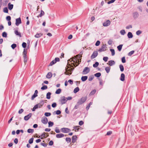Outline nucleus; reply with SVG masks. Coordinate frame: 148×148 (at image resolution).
<instances>
[{
	"label": "nucleus",
	"mask_w": 148,
	"mask_h": 148,
	"mask_svg": "<svg viewBox=\"0 0 148 148\" xmlns=\"http://www.w3.org/2000/svg\"><path fill=\"white\" fill-rule=\"evenodd\" d=\"M79 56H75L74 57L71 58V60H68V65L69 66H71L69 62L72 61L73 62H75V64L73 63V65L75 67L77 66L79 64V61L78 58H79Z\"/></svg>",
	"instance_id": "obj_1"
},
{
	"label": "nucleus",
	"mask_w": 148,
	"mask_h": 148,
	"mask_svg": "<svg viewBox=\"0 0 148 148\" xmlns=\"http://www.w3.org/2000/svg\"><path fill=\"white\" fill-rule=\"evenodd\" d=\"M87 96L83 97L79 99L78 101V103L82 105L87 100Z\"/></svg>",
	"instance_id": "obj_2"
},
{
	"label": "nucleus",
	"mask_w": 148,
	"mask_h": 148,
	"mask_svg": "<svg viewBox=\"0 0 148 148\" xmlns=\"http://www.w3.org/2000/svg\"><path fill=\"white\" fill-rule=\"evenodd\" d=\"M60 101L62 105L65 104L67 101L66 97L64 96L61 97L60 100Z\"/></svg>",
	"instance_id": "obj_3"
},
{
	"label": "nucleus",
	"mask_w": 148,
	"mask_h": 148,
	"mask_svg": "<svg viewBox=\"0 0 148 148\" xmlns=\"http://www.w3.org/2000/svg\"><path fill=\"white\" fill-rule=\"evenodd\" d=\"M60 61V59L58 58H55V59L53 60L50 63L49 66H51L53 65V64H55L57 62H59Z\"/></svg>",
	"instance_id": "obj_4"
},
{
	"label": "nucleus",
	"mask_w": 148,
	"mask_h": 148,
	"mask_svg": "<svg viewBox=\"0 0 148 148\" xmlns=\"http://www.w3.org/2000/svg\"><path fill=\"white\" fill-rule=\"evenodd\" d=\"M49 136V134L47 133H44L41 136H40L38 138L41 139H43L44 138Z\"/></svg>",
	"instance_id": "obj_5"
},
{
	"label": "nucleus",
	"mask_w": 148,
	"mask_h": 148,
	"mask_svg": "<svg viewBox=\"0 0 148 148\" xmlns=\"http://www.w3.org/2000/svg\"><path fill=\"white\" fill-rule=\"evenodd\" d=\"M61 131L63 133H67L69 132L70 130L68 128H63L61 129Z\"/></svg>",
	"instance_id": "obj_6"
},
{
	"label": "nucleus",
	"mask_w": 148,
	"mask_h": 148,
	"mask_svg": "<svg viewBox=\"0 0 148 148\" xmlns=\"http://www.w3.org/2000/svg\"><path fill=\"white\" fill-rule=\"evenodd\" d=\"M107 47L106 45L104 44L102 45L101 47L98 50V51L99 52L104 51L106 50Z\"/></svg>",
	"instance_id": "obj_7"
},
{
	"label": "nucleus",
	"mask_w": 148,
	"mask_h": 148,
	"mask_svg": "<svg viewBox=\"0 0 148 148\" xmlns=\"http://www.w3.org/2000/svg\"><path fill=\"white\" fill-rule=\"evenodd\" d=\"M46 101V100H42L38 104L36 105V106L37 107V108H40L44 104V102Z\"/></svg>",
	"instance_id": "obj_8"
},
{
	"label": "nucleus",
	"mask_w": 148,
	"mask_h": 148,
	"mask_svg": "<svg viewBox=\"0 0 148 148\" xmlns=\"http://www.w3.org/2000/svg\"><path fill=\"white\" fill-rule=\"evenodd\" d=\"M41 122L43 123L46 124L48 122L47 118L45 117H42L41 119Z\"/></svg>",
	"instance_id": "obj_9"
},
{
	"label": "nucleus",
	"mask_w": 148,
	"mask_h": 148,
	"mask_svg": "<svg viewBox=\"0 0 148 148\" xmlns=\"http://www.w3.org/2000/svg\"><path fill=\"white\" fill-rule=\"evenodd\" d=\"M21 23V18L20 17L16 18V25L18 26Z\"/></svg>",
	"instance_id": "obj_10"
},
{
	"label": "nucleus",
	"mask_w": 148,
	"mask_h": 148,
	"mask_svg": "<svg viewBox=\"0 0 148 148\" xmlns=\"http://www.w3.org/2000/svg\"><path fill=\"white\" fill-rule=\"evenodd\" d=\"M110 21L109 20H108L106 21L103 23V25L104 27L108 26L110 24Z\"/></svg>",
	"instance_id": "obj_11"
},
{
	"label": "nucleus",
	"mask_w": 148,
	"mask_h": 148,
	"mask_svg": "<svg viewBox=\"0 0 148 148\" xmlns=\"http://www.w3.org/2000/svg\"><path fill=\"white\" fill-rule=\"evenodd\" d=\"M98 55V53L97 51H95L93 52L91 56V58L93 59L96 58Z\"/></svg>",
	"instance_id": "obj_12"
},
{
	"label": "nucleus",
	"mask_w": 148,
	"mask_h": 148,
	"mask_svg": "<svg viewBox=\"0 0 148 148\" xmlns=\"http://www.w3.org/2000/svg\"><path fill=\"white\" fill-rule=\"evenodd\" d=\"M32 113H29L27 115L25 116L24 117V119L25 121L28 120L32 116Z\"/></svg>",
	"instance_id": "obj_13"
},
{
	"label": "nucleus",
	"mask_w": 148,
	"mask_h": 148,
	"mask_svg": "<svg viewBox=\"0 0 148 148\" xmlns=\"http://www.w3.org/2000/svg\"><path fill=\"white\" fill-rule=\"evenodd\" d=\"M89 71L90 70L89 68L86 67L84 69L83 72L84 74H86L88 73L89 72Z\"/></svg>",
	"instance_id": "obj_14"
},
{
	"label": "nucleus",
	"mask_w": 148,
	"mask_h": 148,
	"mask_svg": "<svg viewBox=\"0 0 148 148\" xmlns=\"http://www.w3.org/2000/svg\"><path fill=\"white\" fill-rule=\"evenodd\" d=\"M77 137L76 136H73L72 137V143H74L77 140Z\"/></svg>",
	"instance_id": "obj_15"
},
{
	"label": "nucleus",
	"mask_w": 148,
	"mask_h": 148,
	"mask_svg": "<svg viewBox=\"0 0 148 148\" xmlns=\"http://www.w3.org/2000/svg\"><path fill=\"white\" fill-rule=\"evenodd\" d=\"M14 33L17 36H18L20 37L21 36V33L20 32H18L17 30H15L14 31Z\"/></svg>",
	"instance_id": "obj_16"
},
{
	"label": "nucleus",
	"mask_w": 148,
	"mask_h": 148,
	"mask_svg": "<svg viewBox=\"0 0 148 148\" xmlns=\"http://www.w3.org/2000/svg\"><path fill=\"white\" fill-rule=\"evenodd\" d=\"M133 17L134 18H136L139 15V14L138 12H134L133 14Z\"/></svg>",
	"instance_id": "obj_17"
},
{
	"label": "nucleus",
	"mask_w": 148,
	"mask_h": 148,
	"mask_svg": "<svg viewBox=\"0 0 148 148\" xmlns=\"http://www.w3.org/2000/svg\"><path fill=\"white\" fill-rule=\"evenodd\" d=\"M66 71L69 72H72L74 69V68H70L69 66H67V67L66 68Z\"/></svg>",
	"instance_id": "obj_18"
},
{
	"label": "nucleus",
	"mask_w": 148,
	"mask_h": 148,
	"mask_svg": "<svg viewBox=\"0 0 148 148\" xmlns=\"http://www.w3.org/2000/svg\"><path fill=\"white\" fill-rule=\"evenodd\" d=\"M64 136V134H58L56 135V137L58 138H62Z\"/></svg>",
	"instance_id": "obj_19"
},
{
	"label": "nucleus",
	"mask_w": 148,
	"mask_h": 148,
	"mask_svg": "<svg viewBox=\"0 0 148 148\" xmlns=\"http://www.w3.org/2000/svg\"><path fill=\"white\" fill-rule=\"evenodd\" d=\"M52 76V74L51 72L48 73L46 76L47 78L49 79L51 78Z\"/></svg>",
	"instance_id": "obj_20"
},
{
	"label": "nucleus",
	"mask_w": 148,
	"mask_h": 148,
	"mask_svg": "<svg viewBox=\"0 0 148 148\" xmlns=\"http://www.w3.org/2000/svg\"><path fill=\"white\" fill-rule=\"evenodd\" d=\"M125 75L124 74L122 73L121 75L120 79L122 81L125 80Z\"/></svg>",
	"instance_id": "obj_21"
},
{
	"label": "nucleus",
	"mask_w": 148,
	"mask_h": 148,
	"mask_svg": "<svg viewBox=\"0 0 148 148\" xmlns=\"http://www.w3.org/2000/svg\"><path fill=\"white\" fill-rule=\"evenodd\" d=\"M8 8L9 10H11L13 8V4H11L10 3H9L8 5Z\"/></svg>",
	"instance_id": "obj_22"
},
{
	"label": "nucleus",
	"mask_w": 148,
	"mask_h": 148,
	"mask_svg": "<svg viewBox=\"0 0 148 148\" xmlns=\"http://www.w3.org/2000/svg\"><path fill=\"white\" fill-rule=\"evenodd\" d=\"M43 35V34L40 33H37L35 36V37L36 38H39L41 37Z\"/></svg>",
	"instance_id": "obj_23"
},
{
	"label": "nucleus",
	"mask_w": 148,
	"mask_h": 148,
	"mask_svg": "<svg viewBox=\"0 0 148 148\" xmlns=\"http://www.w3.org/2000/svg\"><path fill=\"white\" fill-rule=\"evenodd\" d=\"M44 14H45L44 12L42 10H41L40 13L38 16H37V17L38 18H39V17H41L43 16Z\"/></svg>",
	"instance_id": "obj_24"
},
{
	"label": "nucleus",
	"mask_w": 148,
	"mask_h": 148,
	"mask_svg": "<svg viewBox=\"0 0 148 148\" xmlns=\"http://www.w3.org/2000/svg\"><path fill=\"white\" fill-rule=\"evenodd\" d=\"M115 64V62L114 61L110 60L108 62V64L110 66H112Z\"/></svg>",
	"instance_id": "obj_25"
},
{
	"label": "nucleus",
	"mask_w": 148,
	"mask_h": 148,
	"mask_svg": "<svg viewBox=\"0 0 148 148\" xmlns=\"http://www.w3.org/2000/svg\"><path fill=\"white\" fill-rule=\"evenodd\" d=\"M87 78L88 77L87 76H82L81 78V80L82 81L84 82L86 81Z\"/></svg>",
	"instance_id": "obj_26"
},
{
	"label": "nucleus",
	"mask_w": 148,
	"mask_h": 148,
	"mask_svg": "<svg viewBox=\"0 0 148 148\" xmlns=\"http://www.w3.org/2000/svg\"><path fill=\"white\" fill-rule=\"evenodd\" d=\"M127 37L129 38H132L133 35L132 33L131 32H129L127 34Z\"/></svg>",
	"instance_id": "obj_27"
},
{
	"label": "nucleus",
	"mask_w": 148,
	"mask_h": 148,
	"mask_svg": "<svg viewBox=\"0 0 148 148\" xmlns=\"http://www.w3.org/2000/svg\"><path fill=\"white\" fill-rule=\"evenodd\" d=\"M80 127L79 126H76L74 127V129L75 132L78 131Z\"/></svg>",
	"instance_id": "obj_28"
},
{
	"label": "nucleus",
	"mask_w": 148,
	"mask_h": 148,
	"mask_svg": "<svg viewBox=\"0 0 148 148\" xmlns=\"http://www.w3.org/2000/svg\"><path fill=\"white\" fill-rule=\"evenodd\" d=\"M51 92H48L47 94V95H46V98L47 99H50V98H51V97H50V96H51Z\"/></svg>",
	"instance_id": "obj_29"
},
{
	"label": "nucleus",
	"mask_w": 148,
	"mask_h": 148,
	"mask_svg": "<svg viewBox=\"0 0 148 148\" xmlns=\"http://www.w3.org/2000/svg\"><path fill=\"white\" fill-rule=\"evenodd\" d=\"M23 57L24 58V62L25 64H26V63L27 62V56H23Z\"/></svg>",
	"instance_id": "obj_30"
},
{
	"label": "nucleus",
	"mask_w": 148,
	"mask_h": 148,
	"mask_svg": "<svg viewBox=\"0 0 148 148\" xmlns=\"http://www.w3.org/2000/svg\"><path fill=\"white\" fill-rule=\"evenodd\" d=\"M79 89L78 87H77L75 88L73 92L74 93H76L79 91Z\"/></svg>",
	"instance_id": "obj_31"
},
{
	"label": "nucleus",
	"mask_w": 148,
	"mask_h": 148,
	"mask_svg": "<svg viewBox=\"0 0 148 148\" xmlns=\"http://www.w3.org/2000/svg\"><path fill=\"white\" fill-rule=\"evenodd\" d=\"M95 76L97 77H99L101 75V73H97L95 74Z\"/></svg>",
	"instance_id": "obj_32"
},
{
	"label": "nucleus",
	"mask_w": 148,
	"mask_h": 148,
	"mask_svg": "<svg viewBox=\"0 0 148 148\" xmlns=\"http://www.w3.org/2000/svg\"><path fill=\"white\" fill-rule=\"evenodd\" d=\"M96 92V90L95 89L93 90L91 92L90 94V95H94Z\"/></svg>",
	"instance_id": "obj_33"
},
{
	"label": "nucleus",
	"mask_w": 148,
	"mask_h": 148,
	"mask_svg": "<svg viewBox=\"0 0 148 148\" xmlns=\"http://www.w3.org/2000/svg\"><path fill=\"white\" fill-rule=\"evenodd\" d=\"M122 46V45H120L117 47V48L119 51H120L121 50Z\"/></svg>",
	"instance_id": "obj_34"
},
{
	"label": "nucleus",
	"mask_w": 148,
	"mask_h": 148,
	"mask_svg": "<svg viewBox=\"0 0 148 148\" xmlns=\"http://www.w3.org/2000/svg\"><path fill=\"white\" fill-rule=\"evenodd\" d=\"M61 91V90L60 88L58 89H57L56 92V94H59L60 93Z\"/></svg>",
	"instance_id": "obj_35"
},
{
	"label": "nucleus",
	"mask_w": 148,
	"mask_h": 148,
	"mask_svg": "<svg viewBox=\"0 0 148 148\" xmlns=\"http://www.w3.org/2000/svg\"><path fill=\"white\" fill-rule=\"evenodd\" d=\"M110 67H107L105 68V69L106 72L107 73H108L110 71Z\"/></svg>",
	"instance_id": "obj_36"
},
{
	"label": "nucleus",
	"mask_w": 148,
	"mask_h": 148,
	"mask_svg": "<svg viewBox=\"0 0 148 148\" xmlns=\"http://www.w3.org/2000/svg\"><path fill=\"white\" fill-rule=\"evenodd\" d=\"M99 65V63L97 62H96L95 64H93V66L95 68L97 67Z\"/></svg>",
	"instance_id": "obj_37"
},
{
	"label": "nucleus",
	"mask_w": 148,
	"mask_h": 148,
	"mask_svg": "<svg viewBox=\"0 0 148 148\" xmlns=\"http://www.w3.org/2000/svg\"><path fill=\"white\" fill-rule=\"evenodd\" d=\"M119 68L120 70L121 71H123L124 70V67L123 66L122 64H120L119 65Z\"/></svg>",
	"instance_id": "obj_38"
},
{
	"label": "nucleus",
	"mask_w": 148,
	"mask_h": 148,
	"mask_svg": "<svg viewBox=\"0 0 148 148\" xmlns=\"http://www.w3.org/2000/svg\"><path fill=\"white\" fill-rule=\"evenodd\" d=\"M120 33L122 35H124L125 34V32L124 29H122L120 31Z\"/></svg>",
	"instance_id": "obj_39"
},
{
	"label": "nucleus",
	"mask_w": 148,
	"mask_h": 148,
	"mask_svg": "<svg viewBox=\"0 0 148 148\" xmlns=\"http://www.w3.org/2000/svg\"><path fill=\"white\" fill-rule=\"evenodd\" d=\"M66 140L67 143H69L71 142V139L70 138H66Z\"/></svg>",
	"instance_id": "obj_40"
},
{
	"label": "nucleus",
	"mask_w": 148,
	"mask_h": 148,
	"mask_svg": "<svg viewBox=\"0 0 148 148\" xmlns=\"http://www.w3.org/2000/svg\"><path fill=\"white\" fill-rule=\"evenodd\" d=\"M49 127H51L53 125V123L51 121H49L48 122Z\"/></svg>",
	"instance_id": "obj_41"
},
{
	"label": "nucleus",
	"mask_w": 148,
	"mask_h": 148,
	"mask_svg": "<svg viewBox=\"0 0 148 148\" xmlns=\"http://www.w3.org/2000/svg\"><path fill=\"white\" fill-rule=\"evenodd\" d=\"M134 51H130V52H129L128 53V55L129 56H132L133 54H134Z\"/></svg>",
	"instance_id": "obj_42"
},
{
	"label": "nucleus",
	"mask_w": 148,
	"mask_h": 148,
	"mask_svg": "<svg viewBox=\"0 0 148 148\" xmlns=\"http://www.w3.org/2000/svg\"><path fill=\"white\" fill-rule=\"evenodd\" d=\"M110 51L112 53V56H113L115 54V51L114 49H111Z\"/></svg>",
	"instance_id": "obj_43"
},
{
	"label": "nucleus",
	"mask_w": 148,
	"mask_h": 148,
	"mask_svg": "<svg viewBox=\"0 0 148 148\" xmlns=\"http://www.w3.org/2000/svg\"><path fill=\"white\" fill-rule=\"evenodd\" d=\"M34 132V130L29 129L27 130V132L29 133H32Z\"/></svg>",
	"instance_id": "obj_44"
},
{
	"label": "nucleus",
	"mask_w": 148,
	"mask_h": 148,
	"mask_svg": "<svg viewBox=\"0 0 148 148\" xmlns=\"http://www.w3.org/2000/svg\"><path fill=\"white\" fill-rule=\"evenodd\" d=\"M34 138H30L29 140V144H32L33 142Z\"/></svg>",
	"instance_id": "obj_45"
},
{
	"label": "nucleus",
	"mask_w": 148,
	"mask_h": 148,
	"mask_svg": "<svg viewBox=\"0 0 148 148\" xmlns=\"http://www.w3.org/2000/svg\"><path fill=\"white\" fill-rule=\"evenodd\" d=\"M2 36L4 37H7V34L5 32H4L2 34Z\"/></svg>",
	"instance_id": "obj_46"
},
{
	"label": "nucleus",
	"mask_w": 148,
	"mask_h": 148,
	"mask_svg": "<svg viewBox=\"0 0 148 148\" xmlns=\"http://www.w3.org/2000/svg\"><path fill=\"white\" fill-rule=\"evenodd\" d=\"M51 115L50 113L49 112H45V115L46 116H49Z\"/></svg>",
	"instance_id": "obj_47"
},
{
	"label": "nucleus",
	"mask_w": 148,
	"mask_h": 148,
	"mask_svg": "<svg viewBox=\"0 0 148 148\" xmlns=\"http://www.w3.org/2000/svg\"><path fill=\"white\" fill-rule=\"evenodd\" d=\"M47 88V86L45 85L44 86H43L41 88V89L44 90L46 89Z\"/></svg>",
	"instance_id": "obj_48"
},
{
	"label": "nucleus",
	"mask_w": 148,
	"mask_h": 148,
	"mask_svg": "<svg viewBox=\"0 0 148 148\" xmlns=\"http://www.w3.org/2000/svg\"><path fill=\"white\" fill-rule=\"evenodd\" d=\"M3 11L4 12L8 13V10L7 8H5L3 10Z\"/></svg>",
	"instance_id": "obj_49"
},
{
	"label": "nucleus",
	"mask_w": 148,
	"mask_h": 148,
	"mask_svg": "<svg viewBox=\"0 0 148 148\" xmlns=\"http://www.w3.org/2000/svg\"><path fill=\"white\" fill-rule=\"evenodd\" d=\"M16 47V44H13L11 45V47L13 49H14Z\"/></svg>",
	"instance_id": "obj_50"
},
{
	"label": "nucleus",
	"mask_w": 148,
	"mask_h": 148,
	"mask_svg": "<svg viewBox=\"0 0 148 148\" xmlns=\"http://www.w3.org/2000/svg\"><path fill=\"white\" fill-rule=\"evenodd\" d=\"M108 58L107 57H104L103 58V60L105 62H107L108 59Z\"/></svg>",
	"instance_id": "obj_51"
},
{
	"label": "nucleus",
	"mask_w": 148,
	"mask_h": 148,
	"mask_svg": "<svg viewBox=\"0 0 148 148\" xmlns=\"http://www.w3.org/2000/svg\"><path fill=\"white\" fill-rule=\"evenodd\" d=\"M80 105L78 103V102H77V104L75 105L74 107V109H77L79 107V106Z\"/></svg>",
	"instance_id": "obj_52"
},
{
	"label": "nucleus",
	"mask_w": 148,
	"mask_h": 148,
	"mask_svg": "<svg viewBox=\"0 0 148 148\" xmlns=\"http://www.w3.org/2000/svg\"><path fill=\"white\" fill-rule=\"evenodd\" d=\"M22 46L24 48H25L26 47V43L25 42H23L22 44Z\"/></svg>",
	"instance_id": "obj_53"
},
{
	"label": "nucleus",
	"mask_w": 148,
	"mask_h": 148,
	"mask_svg": "<svg viewBox=\"0 0 148 148\" xmlns=\"http://www.w3.org/2000/svg\"><path fill=\"white\" fill-rule=\"evenodd\" d=\"M23 53V56H27V51L26 50L24 49Z\"/></svg>",
	"instance_id": "obj_54"
},
{
	"label": "nucleus",
	"mask_w": 148,
	"mask_h": 148,
	"mask_svg": "<svg viewBox=\"0 0 148 148\" xmlns=\"http://www.w3.org/2000/svg\"><path fill=\"white\" fill-rule=\"evenodd\" d=\"M122 62L123 63H124L126 62L125 57H123L122 58Z\"/></svg>",
	"instance_id": "obj_55"
},
{
	"label": "nucleus",
	"mask_w": 148,
	"mask_h": 148,
	"mask_svg": "<svg viewBox=\"0 0 148 148\" xmlns=\"http://www.w3.org/2000/svg\"><path fill=\"white\" fill-rule=\"evenodd\" d=\"M38 95H35V94H34L32 96L31 99L32 100H33Z\"/></svg>",
	"instance_id": "obj_56"
},
{
	"label": "nucleus",
	"mask_w": 148,
	"mask_h": 148,
	"mask_svg": "<svg viewBox=\"0 0 148 148\" xmlns=\"http://www.w3.org/2000/svg\"><path fill=\"white\" fill-rule=\"evenodd\" d=\"M57 106V104L56 103H53L52 104V106L53 108H55Z\"/></svg>",
	"instance_id": "obj_57"
},
{
	"label": "nucleus",
	"mask_w": 148,
	"mask_h": 148,
	"mask_svg": "<svg viewBox=\"0 0 148 148\" xmlns=\"http://www.w3.org/2000/svg\"><path fill=\"white\" fill-rule=\"evenodd\" d=\"M6 20L9 21L11 20V17L10 16H8L6 17Z\"/></svg>",
	"instance_id": "obj_58"
},
{
	"label": "nucleus",
	"mask_w": 148,
	"mask_h": 148,
	"mask_svg": "<svg viewBox=\"0 0 148 148\" xmlns=\"http://www.w3.org/2000/svg\"><path fill=\"white\" fill-rule=\"evenodd\" d=\"M142 33L141 31L140 30H138L136 32V34L137 35H139Z\"/></svg>",
	"instance_id": "obj_59"
},
{
	"label": "nucleus",
	"mask_w": 148,
	"mask_h": 148,
	"mask_svg": "<svg viewBox=\"0 0 148 148\" xmlns=\"http://www.w3.org/2000/svg\"><path fill=\"white\" fill-rule=\"evenodd\" d=\"M100 42L99 41V40H97L96 43H95V45L96 46H99V45H100Z\"/></svg>",
	"instance_id": "obj_60"
},
{
	"label": "nucleus",
	"mask_w": 148,
	"mask_h": 148,
	"mask_svg": "<svg viewBox=\"0 0 148 148\" xmlns=\"http://www.w3.org/2000/svg\"><path fill=\"white\" fill-rule=\"evenodd\" d=\"M93 78L94 77L93 76L89 77L88 78V80L89 81H91L92 80Z\"/></svg>",
	"instance_id": "obj_61"
},
{
	"label": "nucleus",
	"mask_w": 148,
	"mask_h": 148,
	"mask_svg": "<svg viewBox=\"0 0 148 148\" xmlns=\"http://www.w3.org/2000/svg\"><path fill=\"white\" fill-rule=\"evenodd\" d=\"M38 108L35 105L33 108L32 109V111H35V110Z\"/></svg>",
	"instance_id": "obj_62"
},
{
	"label": "nucleus",
	"mask_w": 148,
	"mask_h": 148,
	"mask_svg": "<svg viewBox=\"0 0 148 148\" xmlns=\"http://www.w3.org/2000/svg\"><path fill=\"white\" fill-rule=\"evenodd\" d=\"M61 112L59 110H57L56 111V114L57 115L60 114H61Z\"/></svg>",
	"instance_id": "obj_63"
},
{
	"label": "nucleus",
	"mask_w": 148,
	"mask_h": 148,
	"mask_svg": "<svg viewBox=\"0 0 148 148\" xmlns=\"http://www.w3.org/2000/svg\"><path fill=\"white\" fill-rule=\"evenodd\" d=\"M24 111V110L23 109H21L18 111V113L20 114L22 113Z\"/></svg>",
	"instance_id": "obj_64"
}]
</instances>
